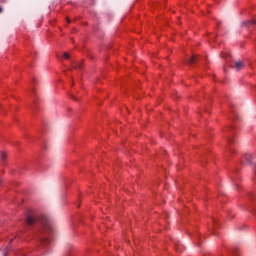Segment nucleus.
Returning a JSON list of instances; mask_svg holds the SVG:
<instances>
[{
    "instance_id": "8",
    "label": "nucleus",
    "mask_w": 256,
    "mask_h": 256,
    "mask_svg": "<svg viewBox=\"0 0 256 256\" xmlns=\"http://www.w3.org/2000/svg\"><path fill=\"white\" fill-rule=\"evenodd\" d=\"M69 57H70V56H69V53L65 52V53H64V59H69Z\"/></svg>"
},
{
    "instance_id": "9",
    "label": "nucleus",
    "mask_w": 256,
    "mask_h": 256,
    "mask_svg": "<svg viewBox=\"0 0 256 256\" xmlns=\"http://www.w3.org/2000/svg\"><path fill=\"white\" fill-rule=\"evenodd\" d=\"M228 143H229V145H231L233 143V139L232 138H228Z\"/></svg>"
},
{
    "instance_id": "5",
    "label": "nucleus",
    "mask_w": 256,
    "mask_h": 256,
    "mask_svg": "<svg viewBox=\"0 0 256 256\" xmlns=\"http://www.w3.org/2000/svg\"><path fill=\"white\" fill-rule=\"evenodd\" d=\"M242 25L244 27H249V25H256V20H250L248 22H243Z\"/></svg>"
},
{
    "instance_id": "12",
    "label": "nucleus",
    "mask_w": 256,
    "mask_h": 256,
    "mask_svg": "<svg viewBox=\"0 0 256 256\" xmlns=\"http://www.w3.org/2000/svg\"><path fill=\"white\" fill-rule=\"evenodd\" d=\"M228 151H230V153H233V149L231 148H228Z\"/></svg>"
},
{
    "instance_id": "2",
    "label": "nucleus",
    "mask_w": 256,
    "mask_h": 256,
    "mask_svg": "<svg viewBox=\"0 0 256 256\" xmlns=\"http://www.w3.org/2000/svg\"><path fill=\"white\" fill-rule=\"evenodd\" d=\"M245 65H243L242 61H236L234 62V66L233 69H235L236 71H241V69H244Z\"/></svg>"
},
{
    "instance_id": "7",
    "label": "nucleus",
    "mask_w": 256,
    "mask_h": 256,
    "mask_svg": "<svg viewBox=\"0 0 256 256\" xmlns=\"http://www.w3.org/2000/svg\"><path fill=\"white\" fill-rule=\"evenodd\" d=\"M213 225H214V229H217L219 225V221H217V219H213Z\"/></svg>"
},
{
    "instance_id": "3",
    "label": "nucleus",
    "mask_w": 256,
    "mask_h": 256,
    "mask_svg": "<svg viewBox=\"0 0 256 256\" xmlns=\"http://www.w3.org/2000/svg\"><path fill=\"white\" fill-rule=\"evenodd\" d=\"M197 61H199V58L194 55V56H192L191 58L187 59V60H186V63H187L188 65H193V64L197 63Z\"/></svg>"
},
{
    "instance_id": "6",
    "label": "nucleus",
    "mask_w": 256,
    "mask_h": 256,
    "mask_svg": "<svg viewBox=\"0 0 256 256\" xmlns=\"http://www.w3.org/2000/svg\"><path fill=\"white\" fill-rule=\"evenodd\" d=\"M251 159H253V155H251V154H248V155H246V160L248 161V163H253L252 161H251Z\"/></svg>"
},
{
    "instance_id": "11",
    "label": "nucleus",
    "mask_w": 256,
    "mask_h": 256,
    "mask_svg": "<svg viewBox=\"0 0 256 256\" xmlns=\"http://www.w3.org/2000/svg\"><path fill=\"white\" fill-rule=\"evenodd\" d=\"M76 67L77 69H81L83 66L80 64V65H77Z\"/></svg>"
},
{
    "instance_id": "13",
    "label": "nucleus",
    "mask_w": 256,
    "mask_h": 256,
    "mask_svg": "<svg viewBox=\"0 0 256 256\" xmlns=\"http://www.w3.org/2000/svg\"><path fill=\"white\" fill-rule=\"evenodd\" d=\"M0 13H3V8L2 7H0Z\"/></svg>"
},
{
    "instance_id": "10",
    "label": "nucleus",
    "mask_w": 256,
    "mask_h": 256,
    "mask_svg": "<svg viewBox=\"0 0 256 256\" xmlns=\"http://www.w3.org/2000/svg\"><path fill=\"white\" fill-rule=\"evenodd\" d=\"M71 99H73L74 101H77V98L74 95H71Z\"/></svg>"
},
{
    "instance_id": "4",
    "label": "nucleus",
    "mask_w": 256,
    "mask_h": 256,
    "mask_svg": "<svg viewBox=\"0 0 256 256\" xmlns=\"http://www.w3.org/2000/svg\"><path fill=\"white\" fill-rule=\"evenodd\" d=\"M0 159L2 161V164L5 165V161H7V154H5V152H1Z\"/></svg>"
},
{
    "instance_id": "14",
    "label": "nucleus",
    "mask_w": 256,
    "mask_h": 256,
    "mask_svg": "<svg viewBox=\"0 0 256 256\" xmlns=\"http://www.w3.org/2000/svg\"><path fill=\"white\" fill-rule=\"evenodd\" d=\"M67 22H68V23H71V20H69V18H67Z\"/></svg>"
},
{
    "instance_id": "1",
    "label": "nucleus",
    "mask_w": 256,
    "mask_h": 256,
    "mask_svg": "<svg viewBox=\"0 0 256 256\" xmlns=\"http://www.w3.org/2000/svg\"><path fill=\"white\" fill-rule=\"evenodd\" d=\"M37 221H39L41 225L40 241L44 246L49 245V243H51V237H53V233H55V230L53 229V225L51 224L49 219H47V217H42L39 220L32 215H28L26 218V223L28 225H35Z\"/></svg>"
}]
</instances>
